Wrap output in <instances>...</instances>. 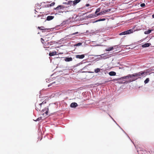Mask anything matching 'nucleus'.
Wrapping results in <instances>:
<instances>
[{
    "instance_id": "nucleus-1",
    "label": "nucleus",
    "mask_w": 154,
    "mask_h": 154,
    "mask_svg": "<svg viewBox=\"0 0 154 154\" xmlns=\"http://www.w3.org/2000/svg\"><path fill=\"white\" fill-rule=\"evenodd\" d=\"M147 74V73L146 72L142 71L131 74L132 79H131L129 82L133 81L139 78H141L142 77H145L146 75Z\"/></svg>"
},
{
    "instance_id": "nucleus-2",
    "label": "nucleus",
    "mask_w": 154,
    "mask_h": 154,
    "mask_svg": "<svg viewBox=\"0 0 154 154\" xmlns=\"http://www.w3.org/2000/svg\"><path fill=\"white\" fill-rule=\"evenodd\" d=\"M35 109L37 111H40L41 109V104L36 103L35 104Z\"/></svg>"
},
{
    "instance_id": "nucleus-3",
    "label": "nucleus",
    "mask_w": 154,
    "mask_h": 154,
    "mask_svg": "<svg viewBox=\"0 0 154 154\" xmlns=\"http://www.w3.org/2000/svg\"><path fill=\"white\" fill-rule=\"evenodd\" d=\"M85 56L84 54L76 55L75 57L77 59H83L85 57Z\"/></svg>"
},
{
    "instance_id": "nucleus-4",
    "label": "nucleus",
    "mask_w": 154,
    "mask_h": 154,
    "mask_svg": "<svg viewBox=\"0 0 154 154\" xmlns=\"http://www.w3.org/2000/svg\"><path fill=\"white\" fill-rule=\"evenodd\" d=\"M65 6L63 5H60L58 6L56 8H54V9L56 10H58L60 9H63L65 8Z\"/></svg>"
},
{
    "instance_id": "nucleus-5",
    "label": "nucleus",
    "mask_w": 154,
    "mask_h": 154,
    "mask_svg": "<svg viewBox=\"0 0 154 154\" xmlns=\"http://www.w3.org/2000/svg\"><path fill=\"white\" fill-rule=\"evenodd\" d=\"M129 78L132 79V76H131V74H129L127 76H124L123 77H122L120 79H129Z\"/></svg>"
},
{
    "instance_id": "nucleus-6",
    "label": "nucleus",
    "mask_w": 154,
    "mask_h": 154,
    "mask_svg": "<svg viewBox=\"0 0 154 154\" xmlns=\"http://www.w3.org/2000/svg\"><path fill=\"white\" fill-rule=\"evenodd\" d=\"M38 28L40 30H43L44 31H42V32H45L48 29L44 28L43 26H38Z\"/></svg>"
},
{
    "instance_id": "nucleus-7",
    "label": "nucleus",
    "mask_w": 154,
    "mask_h": 154,
    "mask_svg": "<svg viewBox=\"0 0 154 154\" xmlns=\"http://www.w3.org/2000/svg\"><path fill=\"white\" fill-rule=\"evenodd\" d=\"M70 106L72 107L75 108L78 106V104L76 103H72L70 104Z\"/></svg>"
},
{
    "instance_id": "nucleus-8",
    "label": "nucleus",
    "mask_w": 154,
    "mask_h": 154,
    "mask_svg": "<svg viewBox=\"0 0 154 154\" xmlns=\"http://www.w3.org/2000/svg\"><path fill=\"white\" fill-rule=\"evenodd\" d=\"M150 45V43H146L144 44L143 45H142V46L143 48L147 47H149Z\"/></svg>"
},
{
    "instance_id": "nucleus-9",
    "label": "nucleus",
    "mask_w": 154,
    "mask_h": 154,
    "mask_svg": "<svg viewBox=\"0 0 154 154\" xmlns=\"http://www.w3.org/2000/svg\"><path fill=\"white\" fill-rule=\"evenodd\" d=\"M48 109L49 108L47 107L45 108L44 109H42V111H43V112H44L45 111H46V112H45V113L47 115H48V111L49 110Z\"/></svg>"
},
{
    "instance_id": "nucleus-10",
    "label": "nucleus",
    "mask_w": 154,
    "mask_h": 154,
    "mask_svg": "<svg viewBox=\"0 0 154 154\" xmlns=\"http://www.w3.org/2000/svg\"><path fill=\"white\" fill-rule=\"evenodd\" d=\"M55 105L53 104H50L49 106V109L51 110H52L54 109Z\"/></svg>"
},
{
    "instance_id": "nucleus-11",
    "label": "nucleus",
    "mask_w": 154,
    "mask_h": 154,
    "mask_svg": "<svg viewBox=\"0 0 154 154\" xmlns=\"http://www.w3.org/2000/svg\"><path fill=\"white\" fill-rule=\"evenodd\" d=\"M72 58L71 57H66L65 59V60L66 62H69L70 61H72Z\"/></svg>"
},
{
    "instance_id": "nucleus-12",
    "label": "nucleus",
    "mask_w": 154,
    "mask_h": 154,
    "mask_svg": "<svg viewBox=\"0 0 154 154\" xmlns=\"http://www.w3.org/2000/svg\"><path fill=\"white\" fill-rule=\"evenodd\" d=\"M54 18V17L53 16H49L47 17V20H50L53 19Z\"/></svg>"
},
{
    "instance_id": "nucleus-13",
    "label": "nucleus",
    "mask_w": 154,
    "mask_h": 154,
    "mask_svg": "<svg viewBox=\"0 0 154 154\" xmlns=\"http://www.w3.org/2000/svg\"><path fill=\"white\" fill-rule=\"evenodd\" d=\"M57 54V52L56 51L50 52L49 54V55L50 56H53L56 55Z\"/></svg>"
},
{
    "instance_id": "nucleus-14",
    "label": "nucleus",
    "mask_w": 154,
    "mask_h": 154,
    "mask_svg": "<svg viewBox=\"0 0 154 154\" xmlns=\"http://www.w3.org/2000/svg\"><path fill=\"white\" fill-rule=\"evenodd\" d=\"M80 1V0H75L74 1H73V5H75L77 4Z\"/></svg>"
},
{
    "instance_id": "nucleus-15",
    "label": "nucleus",
    "mask_w": 154,
    "mask_h": 154,
    "mask_svg": "<svg viewBox=\"0 0 154 154\" xmlns=\"http://www.w3.org/2000/svg\"><path fill=\"white\" fill-rule=\"evenodd\" d=\"M116 74V72L113 71H111L109 73V75L110 76H115Z\"/></svg>"
},
{
    "instance_id": "nucleus-16",
    "label": "nucleus",
    "mask_w": 154,
    "mask_h": 154,
    "mask_svg": "<svg viewBox=\"0 0 154 154\" xmlns=\"http://www.w3.org/2000/svg\"><path fill=\"white\" fill-rule=\"evenodd\" d=\"M127 34H129L131 33H132L133 32V30L132 29H129L127 31H126Z\"/></svg>"
},
{
    "instance_id": "nucleus-17",
    "label": "nucleus",
    "mask_w": 154,
    "mask_h": 154,
    "mask_svg": "<svg viewBox=\"0 0 154 154\" xmlns=\"http://www.w3.org/2000/svg\"><path fill=\"white\" fill-rule=\"evenodd\" d=\"M113 47H109L106 49V51H110L112 50L113 49Z\"/></svg>"
},
{
    "instance_id": "nucleus-18",
    "label": "nucleus",
    "mask_w": 154,
    "mask_h": 154,
    "mask_svg": "<svg viewBox=\"0 0 154 154\" xmlns=\"http://www.w3.org/2000/svg\"><path fill=\"white\" fill-rule=\"evenodd\" d=\"M100 71V69L99 68H97L94 69V72L97 73L99 72Z\"/></svg>"
},
{
    "instance_id": "nucleus-19",
    "label": "nucleus",
    "mask_w": 154,
    "mask_h": 154,
    "mask_svg": "<svg viewBox=\"0 0 154 154\" xmlns=\"http://www.w3.org/2000/svg\"><path fill=\"white\" fill-rule=\"evenodd\" d=\"M149 78H146V79L144 81V83L145 84L147 83L149 81Z\"/></svg>"
},
{
    "instance_id": "nucleus-20",
    "label": "nucleus",
    "mask_w": 154,
    "mask_h": 154,
    "mask_svg": "<svg viewBox=\"0 0 154 154\" xmlns=\"http://www.w3.org/2000/svg\"><path fill=\"white\" fill-rule=\"evenodd\" d=\"M127 34L126 31H125L124 32H122L120 33L119 35H125Z\"/></svg>"
},
{
    "instance_id": "nucleus-21",
    "label": "nucleus",
    "mask_w": 154,
    "mask_h": 154,
    "mask_svg": "<svg viewBox=\"0 0 154 154\" xmlns=\"http://www.w3.org/2000/svg\"><path fill=\"white\" fill-rule=\"evenodd\" d=\"M105 20V18H103V19H100L98 20H96L95 22H98V21H104Z\"/></svg>"
},
{
    "instance_id": "nucleus-22",
    "label": "nucleus",
    "mask_w": 154,
    "mask_h": 154,
    "mask_svg": "<svg viewBox=\"0 0 154 154\" xmlns=\"http://www.w3.org/2000/svg\"><path fill=\"white\" fill-rule=\"evenodd\" d=\"M151 32V30H148L147 31H146V32H145V33L146 34H149Z\"/></svg>"
},
{
    "instance_id": "nucleus-23",
    "label": "nucleus",
    "mask_w": 154,
    "mask_h": 154,
    "mask_svg": "<svg viewBox=\"0 0 154 154\" xmlns=\"http://www.w3.org/2000/svg\"><path fill=\"white\" fill-rule=\"evenodd\" d=\"M73 3V1H69L68 2V4L71 5H72Z\"/></svg>"
},
{
    "instance_id": "nucleus-24",
    "label": "nucleus",
    "mask_w": 154,
    "mask_h": 154,
    "mask_svg": "<svg viewBox=\"0 0 154 154\" xmlns=\"http://www.w3.org/2000/svg\"><path fill=\"white\" fill-rule=\"evenodd\" d=\"M100 11V8H98L96 9V10L95 11V13L97 14L98 12H99Z\"/></svg>"
},
{
    "instance_id": "nucleus-25",
    "label": "nucleus",
    "mask_w": 154,
    "mask_h": 154,
    "mask_svg": "<svg viewBox=\"0 0 154 154\" xmlns=\"http://www.w3.org/2000/svg\"><path fill=\"white\" fill-rule=\"evenodd\" d=\"M111 9H108L107 10H106L104 11L106 13V12L110 11H111Z\"/></svg>"
},
{
    "instance_id": "nucleus-26",
    "label": "nucleus",
    "mask_w": 154,
    "mask_h": 154,
    "mask_svg": "<svg viewBox=\"0 0 154 154\" xmlns=\"http://www.w3.org/2000/svg\"><path fill=\"white\" fill-rule=\"evenodd\" d=\"M82 45V43L81 42H79L78 43H77L76 45L77 46H79L81 45Z\"/></svg>"
},
{
    "instance_id": "nucleus-27",
    "label": "nucleus",
    "mask_w": 154,
    "mask_h": 154,
    "mask_svg": "<svg viewBox=\"0 0 154 154\" xmlns=\"http://www.w3.org/2000/svg\"><path fill=\"white\" fill-rule=\"evenodd\" d=\"M100 14H100L101 15H103V14L105 13V12L104 11H102L100 12Z\"/></svg>"
},
{
    "instance_id": "nucleus-28",
    "label": "nucleus",
    "mask_w": 154,
    "mask_h": 154,
    "mask_svg": "<svg viewBox=\"0 0 154 154\" xmlns=\"http://www.w3.org/2000/svg\"><path fill=\"white\" fill-rule=\"evenodd\" d=\"M55 4V3L53 2V3H51V4L50 5V6H52L54 5Z\"/></svg>"
},
{
    "instance_id": "nucleus-29",
    "label": "nucleus",
    "mask_w": 154,
    "mask_h": 154,
    "mask_svg": "<svg viewBox=\"0 0 154 154\" xmlns=\"http://www.w3.org/2000/svg\"><path fill=\"white\" fill-rule=\"evenodd\" d=\"M95 17H96V16L94 15V14H91L90 15V17L94 18Z\"/></svg>"
},
{
    "instance_id": "nucleus-30",
    "label": "nucleus",
    "mask_w": 154,
    "mask_h": 154,
    "mask_svg": "<svg viewBox=\"0 0 154 154\" xmlns=\"http://www.w3.org/2000/svg\"><path fill=\"white\" fill-rule=\"evenodd\" d=\"M46 103V101H43L41 103H40L41 104V105H42L45 104Z\"/></svg>"
},
{
    "instance_id": "nucleus-31",
    "label": "nucleus",
    "mask_w": 154,
    "mask_h": 154,
    "mask_svg": "<svg viewBox=\"0 0 154 154\" xmlns=\"http://www.w3.org/2000/svg\"><path fill=\"white\" fill-rule=\"evenodd\" d=\"M145 4L144 3H142L140 4V6L141 7H143L145 6Z\"/></svg>"
},
{
    "instance_id": "nucleus-32",
    "label": "nucleus",
    "mask_w": 154,
    "mask_h": 154,
    "mask_svg": "<svg viewBox=\"0 0 154 154\" xmlns=\"http://www.w3.org/2000/svg\"><path fill=\"white\" fill-rule=\"evenodd\" d=\"M41 119H42V117H40L38 118V119H37L36 121H38L40 120H41Z\"/></svg>"
},
{
    "instance_id": "nucleus-33",
    "label": "nucleus",
    "mask_w": 154,
    "mask_h": 154,
    "mask_svg": "<svg viewBox=\"0 0 154 154\" xmlns=\"http://www.w3.org/2000/svg\"><path fill=\"white\" fill-rule=\"evenodd\" d=\"M41 42H42V43L43 44L44 43L43 42L44 41V40L43 38H41Z\"/></svg>"
},
{
    "instance_id": "nucleus-34",
    "label": "nucleus",
    "mask_w": 154,
    "mask_h": 154,
    "mask_svg": "<svg viewBox=\"0 0 154 154\" xmlns=\"http://www.w3.org/2000/svg\"><path fill=\"white\" fill-rule=\"evenodd\" d=\"M54 83H55V82H53L52 83L50 84L49 85H48V86L49 87L51 86V85H52V84H53Z\"/></svg>"
},
{
    "instance_id": "nucleus-35",
    "label": "nucleus",
    "mask_w": 154,
    "mask_h": 154,
    "mask_svg": "<svg viewBox=\"0 0 154 154\" xmlns=\"http://www.w3.org/2000/svg\"><path fill=\"white\" fill-rule=\"evenodd\" d=\"M100 14H100V12L99 13L97 14H96L97 15H96V17H97L99 15H101Z\"/></svg>"
},
{
    "instance_id": "nucleus-36",
    "label": "nucleus",
    "mask_w": 154,
    "mask_h": 154,
    "mask_svg": "<svg viewBox=\"0 0 154 154\" xmlns=\"http://www.w3.org/2000/svg\"><path fill=\"white\" fill-rule=\"evenodd\" d=\"M85 5L86 7H88L90 5L89 4H86Z\"/></svg>"
},
{
    "instance_id": "nucleus-37",
    "label": "nucleus",
    "mask_w": 154,
    "mask_h": 154,
    "mask_svg": "<svg viewBox=\"0 0 154 154\" xmlns=\"http://www.w3.org/2000/svg\"><path fill=\"white\" fill-rule=\"evenodd\" d=\"M78 33V32H75V33H73V35H75V34H77Z\"/></svg>"
},
{
    "instance_id": "nucleus-38",
    "label": "nucleus",
    "mask_w": 154,
    "mask_h": 154,
    "mask_svg": "<svg viewBox=\"0 0 154 154\" xmlns=\"http://www.w3.org/2000/svg\"><path fill=\"white\" fill-rule=\"evenodd\" d=\"M152 17L153 18H154V14L152 15Z\"/></svg>"
}]
</instances>
